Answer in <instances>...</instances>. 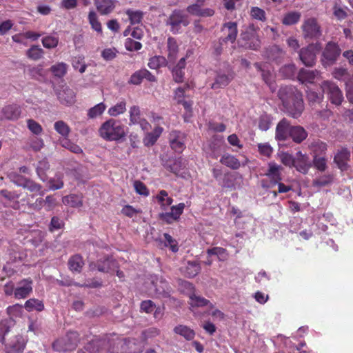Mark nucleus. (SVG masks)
Here are the masks:
<instances>
[{"mask_svg": "<svg viewBox=\"0 0 353 353\" xmlns=\"http://www.w3.org/2000/svg\"><path fill=\"white\" fill-rule=\"evenodd\" d=\"M59 141L62 147L69 150L70 151L75 154H80L83 152L82 149L78 145L71 142L68 139V137L63 138L60 139Z\"/></svg>", "mask_w": 353, "mask_h": 353, "instance_id": "47", "label": "nucleus"}, {"mask_svg": "<svg viewBox=\"0 0 353 353\" xmlns=\"http://www.w3.org/2000/svg\"><path fill=\"white\" fill-rule=\"evenodd\" d=\"M190 305L191 307H203L210 303V301L203 297L191 294L189 296Z\"/></svg>", "mask_w": 353, "mask_h": 353, "instance_id": "48", "label": "nucleus"}, {"mask_svg": "<svg viewBox=\"0 0 353 353\" xmlns=\"http://www.w3.org/2000/svg\"><path fill=\"white\" fill-rule=\"evenodd\" d=\"M220 162L233 170H236L241 166L240 161L236 157L229 154L223 155Z\"/></svg>", "mask_w": 353, "mask_h": 353, "instance_id": "34", "label": "nucleus"}, {"mask_svg": "<svg viewBox=\"0 0 353 353\" xmlns=\"http://www.w3.org/2000/svg\"><path fill=\"white\" fill-rule=\"evenodd\" d=\"M94 4L97 10L101 15H108L112 13L115 8V4L113 0H94Z\"/></svg>", "mask_w": 353, "mask_h": 353, "instance_id": "19", "label": "nucleus"}, {"mask_svg": "<svg viewBox=\"0 0 353 353\" xmlns=\"http://www.w3.org/2000/svg\"><path fill=\"white\" fill-rule=\"evenodd\" d=\"M73 68L79 70V72L83 73L86 69V65L84 62V58L82 57H76L72 59Z\"/></svg>", "mask_w": 353, "mask_h": 353, "instance_id": "61", "label": "nucleus"}, {"mask_svg": "<svg viewBox=\"0 0 353 353\" xmlns=\"http://www.w3.org/2000/svg\"><path fill=\"white\" fill-rule=\"evenodd\" d=\"M185 134L180 131L172 130L170 133L169 141L170 147L176 152H181L184 150L185 148Z\"/></svg>", "mask_w": 353, "mask_h": 353, "instance_id": "11", "label": "nucleus"}, {"mask_svg": "<svg viewBox=\"0 0 353 353\" xmlns=\"http://www.w3.org/2000/svg\"><path fill=\"white\" fill-rule=\"evenodd\" d=\"M125 14L128 15L131 25L141 23L143 18V12L141 10L128 9Z\"/></svg>", "mask_w": 353, "mask_h": 353, "instance_id": "37", "label": "nucleus"}, {"mask_svg": "<svg viewBox=\"0 0 353 353\" xmlns=\"http://www.w3.org/2000/svg\"><path fill=\"white\" fill-rule=\"evenodd\" d=\"M205 0H197L195 3L192 4L187 8V11L192 15L206 17H211L214 14V11L211 8H203Z\"/></svg>", "mask_w": 353, "mask_h": 353, "instance_id": "12", "label": "nucleus"}, {"mask_svg": "<svg viewBox=\"0 0 353 353\" xmlns=\"http://www.w3.org/2000/svg\"><path fill=\"white\" fill-rule=\"evenodd\" d=\"M323 93L327 94L332 103L341 105L343 100L342 92L334 83L330 81H323L321 84Z\"/></svg>", "mask_w": 353, "mask_h": 353, "instance_id": "8", "label": "nucleus"}, {"mask_svg": "<svg viewBox=\"0 0 353 353\" xmlns=\"http://www.w3.org/2000/svg\"><path fill=\"white\" fill-rule=\"evenodd\" d=\"M32 292V281L30 279H25L18 283V286L14 289V296L17 299H26Z\"/></svg>", "mask_w": 353, "mask_h": 353, "instance_id": "13", "label": "nucleus"}, {"mask_svg": "<svg viewBox=\"0 0 353 353\" xmlns=\"http://www.w3.org/2000/svg\"><path fill=\"white\" fill-rule=\"evenodd\" d=\"M126 110V103L124 100H122L111 107L108 110V114L112 117H117L121 114H123Z\"/></svg>", "mask_w": 353, "mask_h": 353, "instance_id": "45", "label": "nucleus"}, {"mask_svg": "<svg viewBox=\"0 0 353 353\" xmlns=\"http://www.w3.org/2000/svg\"><path fill=\"white\" fill-rule=\"evenodd\" d=\"M105 105L103 103H99L94 107L90 108L88 111V117L90 119H94L102 114L105 110Z\"/></svg>", "mask_w": 353, "mask_h": 353, "instance_id": "53", "label": "nucleus"}, {"mask_svg": "<svg viewBox=\"0 0 353 353\" xmlns=\"http://www.w3.org/2000/svg\"><path fill=\"white\" fill-rule=\"evenodd\" d=\"M301 29L303 37L305 39H319L322 36L321 26L315 17L305 19Z\"/></svg>", "mask_w": 353, "mask_h": 353, "instance_id": "5", "label": "nucleus"}, {"mask_svg": "<svg viewBox=\"0 0 353 353\" xmlns=\"http://www.w3.org/2000/svg\"><path fill=\"white\" fill-rule=\"evenodd\" d=\"M79 342V334L76 332H68L64 336L57 339L52 347L58 352L71 351L76 348Z\"/></svg>", "mask_w": 353, "mask_h": 353, "instance_id": "6", "label": "nucleus"}, {"mask_svg": "<svg viewBox=\"0 0 353 353\" xmlns=\"http://www.w3.org/2000/svg\"><path fill=\"white\" fill-rule=\"evenodd\" d=\"M54 130L61 134L63 138L68 137L70 132V128L63 121H58L54 124Z\"/></svg>", "mask_w": 353, "mask_h": 353, "instance_id": "44", "label": "nucleus"}, {"mask_svg": "<svg viewBox=\"0 0 353 353\" xmlns=\"http://www.w3.org/2000/svg\"><path fill=\"white\" fill-rule=\"evenodd\" d=\"M23 188L28 190L31 192H39L41 195L44 194V192L41 190V185L35 183L30 179H27Z\"/></svg>", "mask_w": 353, "mask_h": 353, "instance_id": "56", "label": "nucleus"}, {"mask_svg": "<svg viewBox=\"0 0 353 353\" xmlns=\"http://www.w3.org/2000/svg\"><path fill=\"white\" fill-rule=\"evenodd\" d=\"M156 199L160 203L161 208L163 210H165L166 208L170 205L173 201V199L168 196V194L165 190H161L156 196Z\"/></svg>", "mask_w": 353, "mask_h": 353, "instance_id": "40", "label": "nucleus"}, {"mask_svg": "<svg viewBox=\"0 0 353 353\" xmlns=\"http://www.w3.org/2000/svg\"><path fill=\"white\" fill-rule=\"evenodd\" d=\"M130 125L137 124L142 118L141 117L140 108L137 105H133L130 108Z\"/></svg>", "mask_w": 353, "mask_h": 353, "instance_id": "58", "label": "nucleus"}, {"mask_svg": "<svg viewBox=\"0 0 353 353\" xmlns=\"http://www.w3.org/2000/svg\"><path fill=\"white\" fill-rule=\"evenodd\" d=\"M59 39L54 36H47L42 39L43 46L46 48H54L57 46Z\"/></svg>", "mask_w": 353, "mask_h": 353, "instance_id": "63", "label": "nucleus"}, {"mask_svg": "<svg viewBox=\"0 0 353 353\" xmlns=\"http://www.w3.org/2000/svg\"><path fill=\"white\" fill-rule=\"evenodd\" d=\"M339 46L334 42H328L322 53L321 61L324 65L334 64L341 54Z\"/></svg>", "mask_w": 353, "mask_h": 353, "instance_id": "9", "label": "nucleus"}, {"mask_svg": "<svg viewBox=\"0 0 353 353\" xmlns=\"http://www.w3.org/2000/svg\"><path fill=\"white\" fill-rule=\"evenodd\" d=\"M174 332L181 336H183L187 340H192L195 335L194 332L185 325H178L174 327Z\"/></svg>", "mask_w": 353, "mask_h": 353, "instance_id": "42", "label": "nucleus"}, {"mask_svg": "<svg viewBox=\"0 0 353 353\" xmlns=\"http://www.w3.org/2000/svg\"><path fill=\"white\" fill-rule=\"evenodd\" d=\"M201 270V268L198 261H189L186 263L185 274L189 278H192L196 276L200 272Z\"/></svg>", "mask_w": 353, "mask_h": 353, "instance_id": "31", "label": "nucleus"}, {"mask_svg": "<svg viewBox=\"0 0 353 353\" xmlns=\"http://www.w3.org/2000/svg\"><path fill=\"white\" fill-rule=\"evenodd\" d=\"M88 19L92 28L96 32L101 33L102 27L101 23L99 21L97 13L93 10L90 11L88 13Z\"/></svg>", "mask_w": 353, "mask_h": 353, "instance_id": "43", "label": "nucleus"}, {"mask_svg": "<svg viewBox=\"0 0 353 353\" xmlns=\"http://www.w3.org/2000/svg\"><path fill=\"white\" fill-rule=\"evenodd\" d=\"M118 268L117 262L112 258L107 256L99 260L98 271L103 273H110Z\"/></svg>", "mask_w": 353, "mask_h": 353, "instance_id": "22", "label": "nucleus"}, {"mask_svg": "<svg viewBox=\"0 0 353 353\" xmlns=\"http://www.w3.org/2000/svg\"><path fill=\"white\" fill-rule=\"evenodd\" d=\"M57 99L61 104L72 105L75 102V93L68 87H62L56 92Z\"/></svg>", "mask_w": 353, "mask_h": 353, "instance_id": "15", "label": "nucleus"}, {"mask_svg": "<svg viewBox=\"0 0 353 353\" xmlns=\"http://www.w3.org/2000/svg\"><path fill=\"white\" fill-rule=\"evenodd\" d=\"M312 163L305 154H303L301 151L296 153L294 157V167L300 172L306 174L311 168Z\"/></svg>", "mask_w": 353, "mask_h": 353, "instance_id": "14", "label": "nucleus"}, {"mask_svg": "<svg viewBox=\"0 0 353 353\" xmlns=\"http://www.w3.org/2000/svg\"><path fill=\"white\" fill-rule=\"evenodd\" d=\"M19 194L16 192H11L8 190H0V201L6 204H10L11 202L15 201L19 199Z\"/></svg>", "mask_w": 353, "mask_h": 353, "instance_id": "38", "label": "nucleus"}, {"mask_svg": "<svg viewBox=\"0 0 353 353\" xmlns=\"http://www.w3.org/2000/svg\"><path fill=\"white\" fill-rule=\"evenodd\" d=\"M163 131V128L160 126H157L154 128L152 132L148 133L145 138L143 139V143L146 146H152L153 145L161 133Z\"/></svg>", "mask_w": 353, "mask_h": 353, "instance_id": "30", "label": "nucleus"}, {"mask_svg": "<svg viewBox=\"0 0 353 353\" xmlns=\"http://www.w3.org/2000/svg\"><path fill=\"white\" fill-rule=\"evenodd\" d=\"M2 113L5 119L16 120L21 115L20 107L17 105H10L6 106L2 110Z\"/></svg>", "mask_w": 353, "mask_h": 353, "instance_id": "29", "label": "nucleus"}, {"mask_svg": "<svg viewBox=\"0 0 353 353\" xmlns=\"http://www.w3.org/2000/svg\"><path fill=\"white\" fill-rule=\"evenodd\" d=\"M99 133L102 138L108 141H117L125 135L124 125L119 121L112 119L103 123Z\"/></svg>", "mask_w": 353, "mask_h": 353, "instance_id": "2", "label": "nucleus"}, {"mask_svg": "<svg viewBox=\"0 0 353 353\" xmlns=\"http://www.w3.org/2000/svg\"><path fill=\"white\" fill-rule=\"evenodd\" d=\"M167 167L172 172L177 174L184 167V163L181 159H178L170 162Z\"/></svg>", "mask_w": 353, "mask_h": 353, "instance_id": "64", "label": "nucleus"}, {"mask_svg": "<svg viewBox=\"0 0 353 353\" xmlns=\"http://www.w3.org/2000/svg\"><path fill=\"white\" fill-rule=\"evenodd\" d=\"M235 179L236 177L234 174L229 173L225 174L223 178L222 181L219 182V185L223 188L234 189L235 188Z\"/></svg>", "mask_w": 353, "mask_h": 353, "instance_id": "52", "label": "nucleus"}, {"mask_svg": "<svg viewBox=\"0 0 353 353\" xmlns=\"http://www.w3.org/2000/svg\"><path fill=\"white\" fill-rule=\"evenodd\" d=\"M157 295L162 297H169L171 288L168 283L162 277L158 278L152 282Z\"/></svg>", "mask_w": 353, "mask_h": 353, "instance_id": "20", "label": "nucleus"}, {"mask_svg": "<svg viewBox=\"0 0 353 353\" xmlns=\"http://www.w3.org/2000/svg\"><path fill=\"white\" fill-rule=\"evenodd\" d=\"M320 72L315 70H310L301 68L298 73V79L302 83H313V81L319 77Z\"/></svg>", "mask_w": 353, "mask_h": 353, "instance_id": "24", "label": "nucleus"}, {"mask_svg": "<svg viewBox=\"0 0 353 353\" xmlns=\"http://www.w3.org/2000/svg\"><path fill=\"white\" fill-rule=\"evenodd\" d=\"M24 307L28 312L37 311L41 312L44 309V305L42 301L37 299H30L26 301Z\"/></svg>", "mask_w": 353, "mask_h": 353, "instance_id": "35", "label": "nucleus"}, {"mask_svg": "<svg viewBox=\"0 0 353 353\" xmlns=\"http://www.w3.org/2000/svg\"><path fill=\"white\" fill-rule=\"evenodd\" d=\"M50 168V164L47 159H43L39 161L37 167V173L41 180L45 181L47 179L46 172Z\"/></svg>", "mask_w": 353, "mask_h": 353, "instance_id": "39", "label": "nucleus"}, {"mask_svg": "<svg viewBox=\"0 0 353 353\" xmlns=\"http://www.w3.org/2000/svg\"><path fill=\"white\" fill-rule=\"evenodd\" d=\"M8 177L11 182L14 183L16 185L22 188L28 179L16 172H9L8 174Z\"/></svg>", "mask_w": 353, "mask_h": 353, "instance_id": "51", "label": "nucleus"}, {"mask_svg": "<svg viewBox=\"0 0 353 353\" xmlns=\"http://www.w3.org/2000/svg\"><path fill=\"white\" fill-rule=\"evenodd\" d=\"M107 345L106 340L94 339L88 343L84 349L89 353H105L107 351Z\"/></svg>", "mask_w": 353, "mask_h": 353, "instance_id": "17", "label": "nucleus"}, {"mask_svg": "<svg viewBox=\"0 0 353 353\" xmlns=\"http://www.w3.org/2000/svg\"><path fill=\"white\" fill-rule=\"evenodd\" d=\"M26 54L28 58L36 61L40 59L43 57V50L39 46H32L27 50Z\"/></svg>", "mask_w": 353, "mask_h": 353, "instance_id": "50", "label": "nucleus"}, {"mask_svg": "<svg viewBox=\"0 0 353 353\" xmlns=\"http://www.w3.org/2000/svg\"><path fill=\"white\" fill-rule=\"evenodd\" d=\"M292 126L286 119H281L276 125V139L279 141H285L290 134V130Z\"/></svg>", "mask_w": 353, "mask_h": 353, "instance_id": "16", "label": "nucleus"}, {"mask_svg": "<svg viewBox=\"0 0 353 353\" xmlns=\"http://www.w3.org/2000/svg\"><path fill=\"white\" fill-rule=\"evenodd\" d=\"M301 17V14L298 11L288 12L283 16L282 23L285 26L294 25L300 21Z\"/></svg>", "mask_w": 353, "mask_h": 353, "instance_id": "33", "label": "nucleus"}, {"mask_svg": "<svg viewBox=\"0 0 353 353\" xmlns=\"http://www.w3.org/2000/svg\"><path fill=\"white\" fill-rule=\"evenodd\" d=\"M161 333V331L159 329L154 327H150L148 329H145L142 332V336L144 340H148L149 339L154 338L157 336H159Z\"/></svg>", "mask_w": 353, "mask_h": 353, "instance_id": "62", "label": "nucleus"}, {"mask_svg": "<svg viewBox=\"0 0 353 353\" xmlns=\"http://www.w3.org/2000/svg\"><path fill=\"white\" fill-rule=\"evenodd\" d=\"M290 137L296 143H301L307 137L306 130L300 125L292 126L290 130Z\"/></svg>", "mask_w": 353, "mask_h": 353, "instance_id": "28", "label": "nucleus"}, {"mask_svg": "<svg viewBox=\"0 0 353 353\" xmlns=\"http://www.w3.org/2000/svg\"><path fill=\"white\" fill-rule=\"evenodd\" d=\"M254 67L261 72V77L263 81L274 91L275 90L274 74L270 70L266 69L264 65L259 63H255Z\"/></svg>", "mask_w": 353, "mask_h": 353, "instance_id": "21", "label": "nucleus"}, {"mask_svg": "<svg viewBox=\"0 0 353 353\" xmlns=\"http://www.w3.org/2000/svg\"><path fill=\"white\" fill-rule=\"evenodd\" d=\"M62 201L64 205L72 208H80L83 205L81 196L74 194L64 196Z\"/></svg>", "mask_w": 353, "mask_h": 353, "instance_id": "32", "label": "nucleus"}, {"mask_svg": "<svg viewBox=\"0 0 353 353\" xmlns=\"http://www.w3.org/2000/svg\"><path fill=\"white\" fill-rule=\"evenodd\" d=\"M68 265L70 271L80 273L84 265V261L80 254H74L69 259Z\"/></svg>", "mask_w": 353, "mask_h": 353, "instance_id": "26", "label": "nucleus"}, {"mask_svg": "<svg viewBox=\"0 0 353 353\" xmlns=\"http://www.w3.org/2000/svg\"><path fill=\"white\" fill-rule=\"evenodd\" d=\"M207 254L209 256L212 255H216L220 260H225L227 257L225 249L220 247H215L207 250Z\"/></svg>", "mask_w": 353, "mask_h": 353, "instance_id": "59", "label": "nucleus"}, {"mask_svg": "<svg viewBox=\"0 0 353 353\" xmlns=\"http://www.w3.org/2000/svg\"><path fill=\"white\" fill-rule=\"evenodd\" d=\"M281 169V166L276 164L275 163L270 162L268 164V170L265 175L271 179L269 187H273L276 185L278 182L281 181L282 179L280 172Z\"/></svg>", "mask_w": 353, "mask_h": 353, "instance_id": "18", "label": "nucleus"}, {"mask_svg": "<svg viewBox=\"0 0 353 353\" xmlns=\"http://www.w3.org/2000/svg\"><path fill=\"white\" fill-rule=\"evenodd\" d=\"M163 236L165 238L164 246L169 247L173 252H176L179 250L177 241L167 233H165Z\"/></svg>", "mask_w": 353, "mask_h": 353, "instance_id": "60", "label": "nucleus"}, {"mask_svg": "<svg viewBox=\"0 0 353 353\" xmlns=\"http://www.w3.org/2000/svg\"><path fill=\"white\" fill-rule=\"evenodd\" d=\"M350 152L345 148L340 150L334 157V162L338 167L343 170L347 168V163L350 160Z\"/></svg>", "mask_w": 353, "mask_h": 353, "instance_id": "27", "label": "nucleus"}, {"mask_svg": "<svg viewBox=\"0 0 353 353\" xmlns=\"http://www.w3.org/2000/svg\"><path fill=\"white\" fill-rule=\"evenodd\" d=\"M189 24L188 16L181 10H174L165 21V25L170 26V30L173 34L180 32L181 26Z\"/></svg>", "mask_w": 353, "mask_h": 353, "instance_id": "7", "label": "nucleus"}, {"mask_svg": "<svg viewBox=\"0 0 353 353\" xmlns=\"http://www.w3.org/2000/svg\"><path fill=\"white\" fill-rule=\"evenodd\" d=\"M333 77L339 80H343L345 81V84L347 85V81H350V83L353 82V75L350 77L348 74L347 70L344 68H336L332 72Z\"/></svg>", "mask_w": 353, "mask_h": 353, "instance_id": "36", "label": "nucleus"}, {"mask_svg": "<svg viewBox=\"0 0 353 353\" xmlns=\"http://www.w3.org/2000/svg\"><path fill=\"white\" fill-rule=\"evenodd\" d=\"M316 46L310 44L305 48L300 50L299 55L302 63L307 67H312L316 62Z\"/></svg>", "mask_w": 353, "mask_h": 353, "instance_id": "10", "label": "nucleus"}, {"mask_svg": "<svg viewBox=\"0 0 353 353\" xmlns=\"http://www.w3.org/2000/svg\"><path fill=\"white\" fill-rule=\"evenodd\" d=\"M166 59L163 56H154L150 59L148 66L150 69L156 70L166 65Z\"/></svg>", "mask_w": 353, "mask_h": 353, "instance_id": "46", "label": "nucleus"}, {"mask_svg": "<svg viewBox=\"0 0 353 353\" xmlns=\"http://www.w3.org/2000/svg\"><path fill=\"white\" fill-rule=\"evenodd\" d=\"M9 333V328L6 323L0 324V341L5 344L6 353H21L25 347V343L21 336L15 335L8 341L6 336Z\"/></svg>", "mask_w": 353, "mask_h": 353, "instance_id": "3", "label": "nucleus"}, {"mask_svg": "<svg viewBox=\"0 0 353 353\" xmlns=\"http://www.w3.org/2000/svg\"><path fill=\"white\" fill-rule=\"evenodd\" d=\"M296 65L294 63L286 64L280 68V74L287 79L294 77L296 72Z\"/></svg>", "mask_w": 353, "mask_h": 353, "instance_id": "49", "label": "nucleus"}, {"mask_svg": "<svg viewBox=\"0 0 353 353\" xmlns=\"http://www.w3.org/2000/svg\"><path fill=\"white\" fill-rule=\"evenodd\" d=\"M223 31L226 34V37L222 39L223 41H230L234 43L237 36V24L235 22L225 23L223 28Z\"/></svg>", "mask_w": 353, "mask_h": 353, "instance_id": "23", "label": "nucleus"}, {"mask_svg": "<svg viewBox=\"0 0 353 353\" xmlns=\"http://www.w3.org/2000/svg\"><path fill=\"white\" fill-rule=\"evenodd\" d=\"M278 97L285 111L292 117L297 118L302 113L304 106L301 93L292 85L280 88Z\"/></svg>", "mask_w": 353, "mask_h": 353, "instance_id": "1", "label": "nucleus"}, {"mask_svg": "<svg viewBox=\"0 0 353 353\" xmlns=\"http://www.w3.org/2000/svg\"><path fill=\"white\" fill-rule=\"evenodd\" d=\"M258 29L254 24H250L241 33L240 42L241 46L253 50H257L260 48L261 41L257 35Z\"/></svg>", "mask_w": 353, "mask_h": 353, "instance_id": "4", "label": "nucleus"}, {"mask_svg": "<svg viewBox=\"0 0 353 353\" xmlns=\"http://www.w3.org/2000/svg\"><path fill=\"white\" fill-rule=\"evenodd\" d=\"M233 79L232 74H224L219 72L215 77L214 82L211 85V88L214 90L225 87Z\"/></svg>", "mask_w": 353, "mask_h": 353, "instance_id": "25", "label": "nucleus"}, {"mask_svg": "<svg viewBox=\"0 0 353 353\" xmlns=\"http://www.w3.org/2000/svg\"><path fill=\"white\" fill-rule=\"evenodd\" d=\"M250 14L254 19L265 21L266 20L265 12L259 7H252L250 9Z\"/></svg>", "mask_w": 353, "mask_h": 353, "instance_id": "57", "label": "nucleus"}, {"mask_svg": "<svg viewBox=\"0 0 353 353\" xmlns=\"http://www.w3.org/2000/svg\"><path fill=\"white\" fill-rule=\"evenodd\" d=\"M168 59L174 61L176 59L178 52V45L174 38L169 37L168 39Z\"/></svg>", "mask_w": 353, "mask_h": 353, "instance_id": "41", "label": "nucleus"}, {"mask_svg": "<svg viewBox=\"0 0 353 353\" xmlns=\"http://www.w3.org/2000/svg\"><path fill=\"white\" fill-rule=\"evenodd\" d=\"M67 69V64L63 62L53 65L50 68V70L53 73V74L59 78L63 77L66 74Z\"/></svg>", "mask_w": 353, "mask_h": 353, "instance_id": "54", "label": "nucleus"}, {"mask_svg": "<svg viewBox=\"0 0 353 353\" xmlns=\"http://www.w3.org/2000/svg\"><path fill=\"white\" fill-rule=\"evenodd\" d=\"M310 148L318 156L327 150V144L320 140H315L310 143Z\"/></svg>", "mask_w": 353, "mask_h": 353, "instance_id": "55", "label": "nucleus"}]
</instances>
